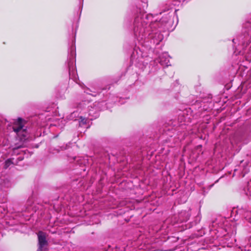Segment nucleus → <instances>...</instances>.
Masks as SVG:
<instances>
[{
  "instance_id": "obj_2",
  "label": "nucleus",
  "mask_w": 251,
  "mask_h": 251,
  "mask_svg": "<svg viewBox=\"0 0 251 251\" xmlns=\"http://www.w3.org/2000/svg\"><path fill=\"white\" fill-rule=\"evenodd\" d=\"M77 111L72 113L70 116V119L72 120H76V118L78 116L79 112L81 115L79 116L80 121L79 125H85L89 116L97 117L98 114L96 113V108L92 107V104L90 101H82L77 105Z\"/></svg>"
},
{
  "instance_id": "obj_12",
  "label": "nucleus",
  "mask_w": 251,
  "mask_h": 251,
  "mask_svg": "<svg viewBox=\"0 0 251 251\" xmlns=\"http://www.w3.org/2000/svg\"><path fill=\"white\" fill-rule=\"evenodd\" d=\"M236 41H237V39H233L232 40V42H233V44H234V45H235V44H236L237 43V42H236ZM240 43H241L243 45L244 44V43H243V42H242H242H241V41H240V40L238 41V43L239 44Z\"/></svg>"
},
{
  "instance_id": "obj_16",
  "label": "nucleus",
  "mask_w": 251,
  "mask_h": 251,
  "mask_svg": "<svg viewBox=\"0 0 251 251\" xmlns=\"http://www.w3.org/2000/svg\"><path fill=\"white\" fill-rule=\"evenodd\" d=\"M147 0H144V5L143 6V7H145V6H147Z\"/></svg>"
},
{
  "instance_id": "obj_13",
  "label": "nucleus",
  "mask_w": 251,
  "mask_h": 251,
  "mask_svg": "<svg viewBox=\"0 0 251 251\" xmlns=\"http://www.w3.org/2000/svg\"><path fill=\"white\" fill-rule=\"evenodd\" d=\"M43 247H40V246H39V248L37 251H42Z\"/></svg>"
},
{
  "instance_id": "obj_1",
  "label": "nucleus",
  "mask_w": 251,
  "mask_h": 251,
  "mask_svg": "<svg viewBox=\"0 0 251 251\" xmlns=\"http://www.w3.org/2000/svg\"><path fill=\"white\" fill-rule=\"evenodd\" d=\"M153 17L151 14L140 12L136 15L133 24V30L134 35L137 41L142 45L144 46L146 42H148L150 39L152 40L153 44H158L163 40V35L160 31H154L150 29L155 28L156 26L159 27L160 24L156 20H153Z\"/></svg>"
},
{
  "instance_id": "obj_10",
  "label": "nucleus",
  "mask_w": 251,
  "mask_h": 251,
  "mask_svg": "<svg viewBox=\"0 0 251 251\" xmlns=\"http://www.w3.org/2000/svg\"><path fill=\"white\" fill-rule=\"evenodd\" d=\"M14 158H10L7 159L4 164V168L6 169L9 167L11 164H14L15 162L14 161Z\"/></svg>"
},
{
  "instance_id": "obj_11",
  "label": "nucleus",
  "mask_w": 251,
  "mask_h": 251,
  "mask_svg": "<svg viewBox=\"0 0 251 251\" xmlns=\"http://www.w3.org/2000/svg\"><path fill=\"white\" fill-rule=\"evenodd\" d=\"M246 195L250 198H251V185L248 184L247 188L244 190Z\"/></svg>"
},
{
  "instance_id": "obj_3",
  "label": "nucleus",
  "mask_w": 251,
  "mask_h": 251,
  "mask_svg": "<svg viewBox=\"0 0 251 251\" xmlns=\"http://www.w3.org/2000/svg\"><path fill=\"white\" fill-rule=\"evenodd\" d=\"M75 57V49L74 47H72L70 49V51L68 59V67L70 77L72 75H74L76 72L75 67L74 66V59Z\"/></svg>"
},
{
  "instance_id": "obj_6",
  "label": "nucleus",
  "mask_w": 251,
  "mask_h": 251,
  "mask_svg": "<svg viewBox=\"0 0 251 251\" xmlns=\"http://www.w3.org/2000/svg\"><path fill=\"white\" fill-rule=\"evenodd\" d=\"M158 61L162 66H169L170 65V57L167 53H162L159 56Z\"/></svg>"
},
{
  "instance_id": "obj_7",
  "label": "nucleus",
  "mask_w": 251,
  "mask_h": 251,
  "mask_svg": "<svg viewBox=\"0 0 251 251\" xmlns=\"http://www.w3.org/2000/svg\"><path fill=\"white\" fill-rule=\"evenodd\" d=\"M38 244L40 247H44L47 244L46 234L42 231H39L38 233Z\"/></svg>"
},
{
  "instance_id": "obj_9",
  "label": "nucleus",
  "mask_w": 251,
  "mask_h": 251,
  "mask_svg": "<svg viewBox=\"0 0 251 251\" xmlns=\"http://www.w3.org/2000/svg\"><path fill=\"white\" fill-rule=\"evenodd\" d=\"M244 217L246 221L251 225V211H245L244 214Z\"/></svg>"
},
{
  "instance_id": "obj_15",
  "label": "nucleus",
  "mask_w": 251,
  "mask_h": 251,
  "mask_svg": "<svg viewBox=\"0 0 251 251\" xmlns=\"http://www.w3.org/2000/svg\"><path fill=\"white\" fill-rule=\"evenodd\" d=\"M247 60L250 61L251 60V56H248L246 58Z\"/></svg>"
},
{
  "instance_id": "obj_4",
  "label": "nucleus",
  "mask_w": 251,
  "mask_h": 251,
  "mask_svg": "<svg viewBox=\"0 0 251 251\" xmlns=\"http://www.w3.org/2000/svg\"><path fill=\"white\" fill-rule=\"evenodd\" d=\"M13 129L17 134L25 136V129L24 128L23 120L21 118H18L16 121L14 122Z\"/></svg>"
},
{
  "instance_id": "obj_18",
  "label": "nucleus",
  "mask_w": 251,
  "mask_h": 251,
  "mask_svg": "<svg viewBox=\"0 0 251 251\" xmlns=\"http://www.w3.org/2000/svg\"><path fill=\"white\" fill-rule=\"evenodd\" d=\"M141 56H142V57H144V55H142V54H141Z\"/></svg>"
},
{
  "instance_id": "obj_14",
  "label": "nucleus",
  "mask_w": 251,
  "mask_h": 251,
  "mask_svg": "<svg viewBox=\"0 0 251 251\" xmlns=\"http://www.w3.org/2000/svg\"><path fill=\"white\" fill-rule=\"evenodd\" d=\"M187 216L185 218V219H183V220H186L187 221L188 219H189V214L188 213H186Z\"/></svg>"
},
{
  "instance_id": "obj_17",
  "label": "nucleus",
  "mask_w": 251,
  "mask_h": 251,
  "mask_svg": "<svg viewBox=\"0 0 251 251\" xmlns=\"http://www.w3.org/2000/svg\"><path fill=\"white\" fill-rule=\"evenodd\" d=\"M182 214H183V212H181V213H180V215L181 216Z\"/></svg>"
},
{
  "instance_id": "obj_5",
  "label": "nucleus",
  "mask_w": 251,
  "mask_h": 251,
  "mask_svg": "<svg viewBox=\"0 0 251 251\" xmlns=\"http://www.w3.org/2000/svg\"><path fill=\"white\" fill-rule=\"evenodd\" d=\"M249 171L248 165L243 160L240 161V164L234 169V172L244 177Z\"/></svg>"
},
{
  "instance_id": "obj_8",
  "label": "nucleus",
  "mask_w": 251,
  "mask_h": 251,
  "mask_svg": "<svg viewBox=\"0 0 251 251\" xmlns=\"http://www.w3.org/2000/svg\"><path fill=\"white\" fill-rule=\"evenodd\" d=\"M84 93L93 96H96L97 94L99 93V91L97 88H92V89L86 88L84 89Z\"/></svg>"
}]
</instances>
